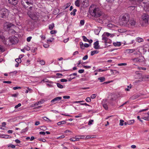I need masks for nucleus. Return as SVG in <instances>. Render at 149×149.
<instances>
[{
	"mask_svg": "<svg viewBox=\"0 0 149 149\" xmlns=\"http://www.w3.org/2000/svg\"><path fill=\"white\" fill-rule=\"evenodd\" d=\"M89 11L91 14L95 17H100L102 14L100 9L95 5H92L90 6Z\"/></svg>",
	"mask_w": 149,
	"mask_h": 149,
	"instance_id": "obj_1",
	"label": "nucleus"
},
{
	"mask_svg": "<svg viewBox=\"0 0 149 149\" xmlns=\"http://www.w3.org/2000/svg\"><path fill=\"white\" fill-rule=\"evenodd\" d=\"M75 4L77 7H79L81 5L85 8L89 6V2L88 0H77L75 2Z\"/></svg>",
	"mask_w": 149,
	"mask_h": 149,
	"instance_id": "obj_2",
	"label": "nucleus"
},
{
	"mask_svg": "<svg viewBox=\"0 0 149 149\" xmlns=\"http://www.w3.org/2000/svg\"><path fill=\"white\" fill-rule=\"evenodd\" d=\"M130 19V15L129 14L125 13L120 17V22L122 25L126 26L128 22Z\"/></svg>",
	"mask_w": 149,
	"mask_h": 149,
	"instance_id": "obj_3",
	"label": "nucleus"
},
{
	"mask_svg": "<svg viewBox=\"0 0 149 149\" xmlns=\"http://www.w3.org/2000/svg\"><path fill=\"white\" fill-rule=\"evenodd\" d=\"M9 13V11L8 9L3 8L0 10V17L6 18L8 17Z\"/></svg>",
	"mask_w": 149,
	"mask_h": 149,
	"instance_id": "obj_4",
	"label": "nucleus"
},
{
	"mask_svg": "<svg viewBox=\"0 0 149 149\" xmlns=\"http://www.w3.org/2000/svg\"><path fill=\"white\" fill-rule=\"evenodd\" d=\"M142 25L146 26L148 24L149 19V16L146 14H143L142 16Z\"/></svg>",
	"mask_w": 149,
	"mask_h": 149,
	"instance_id": "obj_5",
	"label": "nucleus"
},
{
	"mask_svg": "<svg viewBox=\"0 0 149 149\" xmlns=\"http://www.w3.org/2000/svg\"><path fill=\"white\" fill-rule=\"evenodd\" d=\"M136 21L134 19L132 18L129 19L128 22L126 26H128L129 27H134L136 25Z\"/></svg>",
	"mask_w": 149,
	"mask_h": 149,
	"instance_id": "obj_6",
	"label": "nucleus"
},
{
	"mask_svg": "<svg viewBox=\"0 0 149 149\" xmlns=\"http://www.w3.org/2000/svg\"><path fill=\"white\" fill-rule=\"evenodd\" d=\"M28 16L32 19L36 20H38L39 18L38 15H36V13H31L29 11L28 13Z\"/></svg>",
	"mask_w": 149,
	"mask_h": 149,
	"instance_id": "obj_7",
	"label": "nucleus"
},
{
	"mask_svg": "<svg viewBox=\"0 0 149 149\" xmlns=\"http://www.w3.org/2000/svg\"><path fill=\"white\" fill-rule=\"evenodd\" d=\"M24 2L27 4V5L30 6L31 5H32L33 0H23V1L21 2L24 8H26L28 7L24 4Z\"/></svg>",
	"mask_w": 149,
	"mask_h": 149,
	"instance_id": "obj_8",
	"label": "nucleus"
},
{
	"mask_svg": "<svg viewBox=\"0 0 149 149\" xmlns=\"http://www.w3.org/2000/svg\"><path fill=\"white\" fill-rule=\"evenodd\" d=\"M14 26L13 24L9 22H6L4 24V28L6 30H8L11 27Z\"/></svg>",
	"mask_w": 149,
	"mask_h": 149,
	"instance_id": "obj_9",
	"label": "nucleus"
},
{
	"mask_svg": "<svg viewBox=\"0 0 149 149\" xmlns=\"http://www.w3.org/2000/svg\"><path fill=\"white\" fill-rule=\"evenodd\" d=\"M17 38L15 36L10 37L9 38V40L11 44H14L17 42Z\"/></svg>",
	"mask_w": 149,
	"mask_h": 149,
	"instance_id": "obj_10",
	"label": "nucleus"
},
{
	"mask_svg": "<svg viewBox=\"0 0 149 149\" xmlns=\"http://www.w3.org/2000/svg\"><path fill=\"white\" fill-rule=\"evenodd\" d=\"M62 99L61 97H58L52 99L51 101V102L53 104L56 103L58 101H59Z\"/></svg>",
	"mask_w": 149,
	"mask_h": 149,
	"instance_id": "obj_11",
	"label": "nucleus"
},
{
	"mask_svg": "<svg viewBox=\"0 0 149 149\" xmlns=\"http://www.w3.org/2000/svg\"><path fill=\"white\" fill-rule=\"evenodd\" d=\"M93 45V47L95 49H97L100 48V46L99 45V41H97L95 42Z\"/></svg>",
	"mask_w": 149,
	"mask_h": 149,
	"instance_id": "obj_12",
	"label": "nucleus"
},
{
	"mask_svg": "<svg viewBox=\"0 0 149 149\" xmlns=\"http://www.w3.org/2000/svg\"><path fill=\"white\" fill-rule=\"evenodd\" d=\"M9 3L14 5H16L17 4L18 0H8Z\"/></svg>",
	"mask_w": 149,
	"mask_h": 149,
	"instance_id": "obj_13",
	"label": "nucleus"
},
{
	"mask_svg": "<svg viewBox=\"0 0 149 149\" xmlns=\"http://www.w3.org/2000/svg\"><path fill=\"white\" fill-rule=\"evenodd\" d=\"M110 36L111 37H112L114 36V35L113 34H111L108 32H104L102 35L103 36H107L109 37Z\"/></svg>",
	"mask_w": 149,
	"mask_h": 149,
	"instance_id": "obj_14",
	"label": "nucleus"
},
{
	"mask_svg": "<svg viewBox=\"0 0 149 149\" xmlns=\"http://www.w3.org/2000/svg\"><path fill=\"white\" fill-rule=\"evenodd\" d=\"M102 40H104V42L105 43V44L106 45L108 43V38L106 37V36H103L102 35Z\"/></svg>",
	"mask_w": 149,
	"mask_h": 149,
	"instance_id": "obj_15",
	"label": "nucleus"
},
{
	"mask_svg": "<svg viewBox=\"0 0 149 149\" xmlns=\"http://www.w3.org/2000/svg\"><path fill=\"white\" fill-rule=\"evenodd\" d=\"M135 51V49H126L125 50L126 52L128 54H130L133 53Z\"/></svg>",
	"mask_w": 149,
	"mask_h": 149,
	"instance_id": "obj_16",
	"label": "nucleus"
},
{
	"mask_svg": "<svg viewBox=\"0 0 149 149\" xmlns=\"http://www.w3.org/2000/svg\"><path fill=\"white\" fill-rule=\"evenodd\" d=\"M117 99L116 95L115 94H113L111 95V101L115 100Z\"/></svg>",
	"mask_w": 149,
	"mask_h": 149,
	"instance_id": "obj_17",
	"label": "nucleus"
},
{
	"mask_svg": "<svg viewBox=\"0 0 149 149\" xmlns=\"http://www.w3.org/2000/svg\"><path fill=\"white\" fill-rule=\"evenodd\" d=\"M37 61L40 62V64L41 65H44L45 64V61L44 60H40V59H38Z\"/></svg>",
	"mask_w": 149,
	"mask_h": 149,
	"instance_id": "obj_18",
	"label": "nucleus"
},
{
	"mask_svg": "<svg viewBox=\"0 0 149 149\" xmlns=\"http://www.w3.org/2000/svg\"><path fill=\"white\" fill-rule=\"evenodd\" d=\"M44 101L43 100H40L38 102L36 103H35L34 104V106H36L38 105L39 104H41L44 102Z\"/></svg>",
	"mask_w": 149,
	"mask_h": 149,
	"instance_id": "obj_19",
	"label": "nucleus"
},
{
	"mask_svg": "<svg viewBox=\"0 0 149 149\" xmlns=\"http://www.w3.org/2000/svg\"><path fill=\"white\" fill-rule=\"evenodd\" d=\"M113 45L116 47H119L121 45L120 42H117L113 43Z\"/></svg>",
	"mask_w": 149,
	"mask_h": 149,
	"instance_id": "obj_20",
	"label": "nucleus"
},
{
	"mask_svg": "<svg viewBox=\"0 0 149 149\" xmlns=\"http://www.w3.org/2000/svg\"><path fill=\"white\" fill-rule=\"evenodd\" d=\"M99 52V51L97 50L91 51V56H93L95 54L98 53Z\"/></svg>",
	"mask_w": 149,
	"mask_h": 149,
	"instance_id": "obj_21",
	"label": "nucleus"
},
{
	"mask_svg": "<svg viewBox=\"0 0 149 149\" xmlns=\"http://www.w3.org/2000/svg\"><path fill=\"white\" fill-rule=\"evenodd\" d=\"M136 41L139 42H143V40L141 38L138 37L136 38Z\"/></svg>",
	"mask_w": 149,
	"mask_h": 149,
	"instance_id": "obj_22",
	"label": "nucleus"
},
{
	"mask_svg": "<svg viewBox=\"0 0 149 149\" xmlns=\"http://www.w3.org/2000/svg\"><path fill=\"white\" fill-rule=\"evenodd\" d=\"M54 26V23H52L51 24L49 25V28L50 30H52L53 29Z\"/></svg>",
	"mask_w": 149,
	"mask_h": 149,
	"instance_id": "obj_23",
	"label": "nucleus"
},
{
	"mask_svg": "<svg viewBox=\"0 0 149 149\" xmlns=\"http://www.w3.org/2000/svg\"><path fill=\"white\" fill-rule=\"evenodd\" d=\"M98 79L100 80V82H103L105 80V78L104 77H99Z\"/></svg>",
	"mask_w": 149,
	"mask_h": 149,
	"instance_id": "obj_24",
	"label": "nucleus"
},
{
	"mask_svg": "<svg viewBox=\"0 0 149 149\" xmlns=\"http://www.w3.org/2000/svg\"><path fill=\"white\" fill-rule=\"evenodd\" d=\"M66 123V122L65 120H63L57 123V124L58 125H61L65 124Z\"/></svg>",
	"mask_w": 149,
	"mask_h": 149,
	"instance_id": "obj_25",
	"label": "nucleus"
},
{
	"mask_svg": "<svg viewBox=\"0 0 149 149\" xmlns=\"http://www.w3.org/2000/svg\"><path fill=\"white\" fill-rule=\"evenodd\" d=\"M134 120H128L127 121V123H128V125H130L134 123Z\"/></svg>",
	"mask_w": 149,
	"mask_h": 149,
	"instance_id": "obj_26",
	"label": "nucleus"
},
{
	"mask_svg": "<svg viewBox=\"0 0 149 149\" xmlns=\"http://www.w3.org/2000/svg\"><path fill=\"white\" fill-rule=\"evenodd\" d=\"M28 127H27L25 129L22 130L21 131V133H25V132L27 131H28Z\"/></svg>",
	"mask_w": 149,
	"mask_h": 149,
	"instance_id": "obj_27",
	"label": "nucleus"
},
{
	"mask_svg": "<svg viewBox=\"0 0 149 149\" xmlns=\"http://www.w3.org/2000/svg\"><path fill=\"white\" fill-rule=\"evenodd\" d=\"M26 88H27L28 89V90H27L25 92V93H27L29 91L30 93H31L32 91V90L31 88H29L28 87H26Z\"/></svg>",
	"mask_w": 149,
	"mask_h": 149,
	"instance_id": "obj_28",
	"label": "nucleus"
},
{
	"mask_svg": "<svg viewBox=\"0 0 149 149\" xmlns=\"http://www.w3.org/2000/svg\"><path fill=\"white\" fill-rule=\"evenodd\" d=\"M77 11V10L76 9H74L70 13V15H73L74 16L75 15V13Z\"/></svg>",
	"mask_w": 149,
	"mask_h": 149,
	"instance_id": "obj_29",
	"label": "nucleus"
},
{
	"mask_svg": "<svg viewBox=\"0 0 149 149\" xmlns=\"http://www.w3.org/2000/svg\"><path fill=\"white\" fill-rule=\"evenodd\" d=\"M71 5V3H69L66 4L64 6L65 9H66L68 8Z\"/></svg>",
	"mask_w": 149,
	"mask_h": 149,
	"instance_id": "obj_30",
	"label": "nucleus"
},
{
	"mask_svg": "<svg viewBox=\"0 0 149 149\" xmlns=\"http://www.w3.org/2000/svg\"><path fill=\"white\" fill-rule=\"evenodd\" d=\"M8 147H11L13 148H15V146L14 145L10 144L7 145Z\"/></svg>",
	"mask_w": 149,
	"mask_h": 149,
	"instance_id": "obj_31",
	"label": "nucleus"
},
{
	"mask_svg": "<svg viewBox=\"0 0 149 149\" xmlns=\"http://www.w3.org/2000/svg\"><path fill=\"white\" fill-rule=\"evenodd\" d=\"M56 84L57 85V87L60 88H63V86L60 84V83H57Z\"/></svg>",
	"mask_w": 149,
	"mask_h": 149,
	"instance_id": "obj_32",
	"label": "nucleus"
},
{
	"mask_svg": "<svg viewBox=\"0 0 149 149\" xmlns=\"http://www.w3.org/2000/svg\"><path fill=\"white\" fill-rule=\"evenodd\" d=\"M103 107L106 109L107 110L108 109V105L106 104H102Z\"/></svg>",
	"mask_w": 149,
	"mask_h": 149,
	"instance_id": "obj_33",
	"label": "nucleus"
},
{
	"mask_svg": "<svg viewBox=\"0 0 149 149\" xmlns=\"http://www.w3.org/2000/svg\"><path fill=\"white\" fill-rule=\"evenodd\" d=\"M139 97V96L138 95H135L132 96V98L133 99H134L138 98Z\"/></svg>",
	"mask_w": 149,
	"mask_h": 149,
	"instance_id": "obj_34",
	"label": "nucleus"
},
{
	"mask_svg": "<svg viewBox=\"0 0 149 149\" xmlns=\"http://www.w3.org/2000/svg\"><path fill=\"white\" fill-rule=\"evenodd\" d=\"M15 61L16 62L18 63H20L21 62V60L19 58H16L15 60Z\"/></svg>",
	"mask_w": 149,
	"mask_h": 149,
	"instance_id": "obj_35",
	"label": "nucleus"
},
{
	"mask_svg": "<svg viewBox=\"0 0 149 149\" xmlns=\"http://www.w3.org/2000/svg\"><path fill=\"white\" fill-rule=\"evenodd\" d=\"M83 40L85 42L88 41V39L86 38V37L84 36H83L82 37Z\"/></svg>",
	"mask_w": 149,
	"mask_h": 149,
	"instance_id": "obj_36",
	"label": "nucleus"
},
{
	"mask_svg": "<svg viewBox=\"0 0 149 149\" xmlns=\"http://www.w3.org/2000/svg\"><path fill=\"white\" fill-rule=\"evenodd\" d=\"M142 119H143L145 120L148 121L149 120V116L147 117H143L141 118Z\"/></svg>",
	"mask_w": 149,
	"mask_h": 149,
	"instance_id": "obj_37",
	"label": "nucleus"
},
{
	"mask_svg": "<svg viewBox=\"0 0 149 149\" xmlns=\"http://www.w3.org/2000/svg\"><path fill=\"white\" fill-rule=\"evenodd\" d=\"M138 58H134L132 59H131V60L135 62H138Z\"/></svg>",
	"mask_w": 149,
	"mask_h": 149,
	"instance_id": "obj_38",
	"label": "nucleus"
},
{
	"mask_svg": "<svg viewBox=\"0 0 149 149\" xmlns=\"http://www.w3.org/2000/svg\"><path fill=\"white\" fill-rule=\"evenodd\" d=\"M93 120H90L88 123V125H92L93 124Z\"/></svg>",
	"mask_w": 149,
	"mask_h": 149,
	"instance_id": "obj_39",
	"label": "nucleus"
},
{
	"mask_svg": "<svg viewBox=\"0 0 149 149\" xmlns=\"http://www.w3.org/2000/svg\"><path fill=\"white\" fill-rule=\"evenodd\" d=\"M43 119L45 120H48L49 121L51 122L52 121L46 117H43Z\"/></svg>",
	"mask_w": 149,
	"mask_h": 149,
	"instance_id": "obj_40",
	"label": "nucleus"
},
{
	"mask_svg": "<svg viewBox=\"0 0 149 149\" xmlns=\"http://www.w3.org/2000/svg\"><path fill=\"white\" fill-rule=\"evenodd\" d=\"M111 70V72H113V74H114V73H119V72L117 70H114V71H113V70Z\"/></svg>",
	"mask_w": 149,
	"mask_h": 149,
	"instance_id": "obj_41",
	"label": "nucleus"
},
{
	"mask_svg": "<svg viewBox=\"0 0 149 149\" xmlns=\"http://www.w3.org/2000/svg\"><path fill=\"white\" fill-rule=\"evenodd\" d=\"M124 121L123 120H120V125L123 126L124 124Z\"/></svg>",
	"mask_w": 149,
	"mask_h": 149,
	"instance_id": "obj_42",
	"label": "nucleus"
},
{
	"mask_svg": "<svg viewBox=\"0 0 149 149\" xmlns=\"http://www.w3.org/2000/svg\"><path fill=\"white\" fill-rule=\"evenodd\" d=\"M86 100L87 102H90L91 101V99L89 97H87L86 99Z\"/></svg>",
	"mask_w": 149,
	"mask_h": 149,
	"instance_id": "obj_43",
	"label": "nucleus"
},
{
	"mask_svg": "<svg viewBox=\"0 0 149 149\" xmlns=\"http://www.w3.org/2000/svg\"><path fill=\"white\" fill-rule=\"evenodd\" d=\"M84 23H85V21L83 19V20H82L80 21V24L82 25H83L84 24Z\"/></svg>",
	"mask_w": 149,
	"mask_h": 149,
	"instance_id": "obj_44",
	"label": "nucleus"
},
{
	"mask_svg": "<svg viewBox=\"0 0 149 149\" xmlns=\"http://www.w3.org/2000/svg\"><path fill=\"white\" fill-rule=\"evenodd\" d=\"M21 106V103H19L17 105H16L15 107V109H17L18 107H20Z\"/></svg>",
	"mask_w": 149,
	"mask_h": 149,
	"instance_id": "obj_45",
	"label": "nucleus"
},
{
	"mask_svg": "<svg viewBox=\"0 0 149 149\" xmlns=\"http://www.w3.org/2000/svg\"><path fill=\"white\" fill-rule=\"evenodd\" d=\"M81 48L82 49H84V45L83 42H80V43Z\"/></svg>",
	"mask_w": 149,
	"mask_h": 149,
	"instance_id": "obj_46",
	"label": "nucleus"
},
{
	"mask_svg": "<svg viewBox=\"0 0 149 149\" xmlns=\"http://www.w3.org/2000/svg\"><path fill=\"white\" fill-rule=\"evenodd\" d=\"M83 67L85 69H89L91 67L90 66H86L84 65L83 66Z\"/></svg>",
	"mask_w": 149,
	"mask_h": 149,
	"instance_id": "obj_47",
	"label": "nucleus"
},
{
	"mask_svg": "<svg viewBox=\"0 0 149 149\" xmlns=\"http://www.w3.org/2000/svg\"><path fill=\"white\" fill-rule=\"evenodd\" d=\"M106 70H102L101 69H98V70H96V71H97L99 72H103L105 71Z\"/></svg>",
	"mask_w": 149,
	"mask_h": 149,
	"instance_id": "obj_48",
	"label": "nucleus"
},
{
	"mask_svg": "<svg viewBox=\"0 0 149 149\" xmlns=\"http://www.w3.org/2000/svg\"><path fill=\"white\" fill-rule=\"evenodd\" d=\"M84 101H74L72 102L73 103H79L81 102H84Z\"/></svg>",
	"mask_w": 149,
	"mask_h": 149,
	"instance_id": "obj_49",
	"label": "nucleus"
},
{
	"mask_svg": "<svg viewBox=\"0 0 149 149\" xmlns=\"http://www.w3.org/2000/svg\"><path fill=\"white\" fill-rule=\"evenodd\" d=\"M56 31L55 30H52L50 31V33L52 34H53L56 33Z\"/></svg>",
	"mask_w": 149,
	"mask_h": 149,
	"instance_id": "obj_50",
	"label": "nucleus"
},
{
	"mask_svg": "<svg viewBox=\"0 0 149 149\" xmlns=\"http://www.w3.org/2000/svg\"><path fill=\"white\" fill-rule=\"evenodd\" d=\"M96 94H93L91 95V97L92 99H93L95 98L96 97Z\"/></svg>",
	"mask_w": 149,
	"mask_h": 149,
	"instance_id": "obj_51",
	"label": "nucleus"
},
{
	"mask_svg": "<svg viewBox=\"0 0 149 149\" xmlns=\"http://www.w3.org/2000/svg\"><path fill=\"white\" fill-rule=\"evenodd\" d=\"M24 49L26 50H29L30 49V48L29 47L26 46L24 47Z\"/></svg>",
	"mask_w": 149,
	"mask_h": 149,
	"instance_id": "obj_52",
	"label": "nucleus"
},
{
	"mask_svg": "<svg viewBox=\"0 0 149 149\" xmlns=\"http://www.w3.org/2000/svg\"><path fill=\"white\" fill-rule=\"evenodd\" d=\"M18 95V93L14 94L11 95V96L13 97H17Z\"/></svg>",
	"mask_w": 149,
	"mask_h": 149,
	"instance_id": "obj_53",
	"label": "nucleus"
},
{
	"mask_svg": "<svg viewBox=\"0 0 149 149\" xmlns=\"http://www.w3.org/2000/svg\"><path fill=\"white\" fill-rule=\"evenodd\" d=\"M4 51V50L3 49V47L0 45V52H3Z\"/></svg>",
	"mask_w": 149,
	"mask_h": 149,
	"instance_id": "obj_54",
	"label": "nucleus"
},
{
	"mask_svg": "<svg viewBox=\"0 0 149 149\" xmlns=\"http://www.w3.org/2000/svg\"><path fill=\"white\" fill-rule=\"evenodd\" d=\"M138 68L139 70L141 69L142 70H146V68H142V67H138Z\"/></svg>",
	"mask_w": 149,
	"mask_h": 149,
	"instance_id": "obj_55",
	"label": "nucleus"
},
{
	"mask_svg": "<svg viewBox=\"0 0 149 149\" xmlns=\"http://www.w3.org/2000/svg\"><path fill=\"white\" fill-rule=\"evenodd\" d=\"M60 81L61 82H67L68 81L67 79H61L60 80Z\"/></svg>",
	"mask_w": 149,
	"mask_h": 149,
	"instance_id": "obj_56",
	"label": "nucleus"
},
{
	"mask_svg": "<svg viewBox=\"0 0 149 149\" xmlns=\"http://www.w3.org/2000/svg\"><path fill=\"white\" fill-rule=\"evenodd\" d=\"M148 108H146L142 110H140L139 111V112H141L143 111H146L148 110Z\"/></svg>",
	"mask_w": 149,
	"mask_h": 149,
	"instance_id": "obj_57",
	"label": "nucleus"
},
{
	"mask_svg": "<svg viewBox=\"0 0 149 149\" xmlns=\"http://www.w3.org/2000/svg\"><path fill=\"white\" fill-rule=\"evenodd\" d=\"M88 58V56L87 55H86L84 56L83 58L82 59L83 60H86Z\"/></svg>",
	"mask_w": 149,
	"mask_h": 149,
	"instance_id": "obj_58",
	"label": "nucleus"
},
{
	"mask_svg": "<svg viewBox=\"0 0 149 149\" xmlns=\"http://www.w3.org/2000/svg\"><path fill=\"white\" fill-rule=\"evenodd\" d=\"M31 38L32 37L31 36L28 37L27 38V41L28 42H30L31 41Z\"/></svg>",
	"mask_w": 149,
	"mask_h": 149,
	"instance_id": "obj_59",
	"label": "nucleus"
},
{
	"mask_svg": "<svg viewBox=\"0 0 149 149\" xmlns=\"http://www.w3.org/2000/svg\"><path fill=\"white\" fill-rule=\"evenodd\" d=\"M39 141H41L43 142H45L46 140L45 139H38Z\"/></svg>",
	"mask_w": 149,
	"mask_h": 149,
	"instance_id": "obj_60",
	"label": "nucleus"
},
{
	"mask_svg": "<svg viewBox=\"0 0 149 149\" xmlns=\"http://www.w3.org/2000/svg\"><path fill=\"white\" fill-rule=\"evenodd\" d=\"M138 62H141L143 61V59L138 58Z\"/></svg>",
	"mask_w": 149,
	"mask_h": 149,
	"instance_id": "obj_61",
	"label": "nucleus"
},
{
	"mask_svg": "<svg viewBox=\"0 0 149 149\" xmlns=\"http://www.w3.org/2000/svg\"><path fill=\"white\" fill-rule=\"evenodd\" d=\"M84 70L83 69H81L78 71V72L80 73H82L84 72Z\"/></svg>",
	"mask_w": 149,
	"mask_h": 149,
	"instance_id": "obj_62",
	"label": "nucleus"
},
{
	"mask_svg": "<svg viewBox=\"0 0 149 149\" xmlns=\"http://www.w3.org/2000/svg\"><path fill=\"white\" fill-rule=\"evenodd\" d=\"M43 46L45 48H48V47H49V45L48 44H44L43 45Z\"/></svg>",
	"mask_w": 149,
	"mask_h": 149,
	"instance_id": "obj_63",
	"label": "nucleus"
},
{
	"mask_svg": "<svg viewBox=\"0 0 149 149\" xmlns=\"http://www.w3.org/2000/svg\"><path fill=\"white\" fill-rule=\"evenodd\" d=\"M94 32L97 35H98L99 33V31L98 29H95L94 30Z\"/></svg>",
	"mask_w": 149,
	"mask_h": 149,
	"instance_id": "obj_64",
	"label": "nucleus"
}]
</instances>
